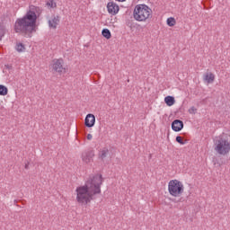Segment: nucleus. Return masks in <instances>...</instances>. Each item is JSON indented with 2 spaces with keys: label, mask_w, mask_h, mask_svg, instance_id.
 <instances>
[{
  "label": "nucleus",
  "mask_w": 230,
  "mask_h": 230,
  "mask_svg": "<svg viewBox=\"0 0 230 230\" xmlns=\"http://www.w3.org/2000/svg\"><path fill=\"white\" fill-rule=\"evenodd\" d=\"M133 17L138 22H145L152 19V9L146 4H137L135 6Z\"/></svg>",
  "instance_id": "4"
},
{
  "label": "nucleus",
  "mask_w": 230,
  "mask_h": 230,
  "mask_svg": "<svg viewBox=\"0 0 230 230\" xmlns=\"http://www.w3.org/2000/svg\"><path fill=\"white\" fill-rule=\"evenodd\" d=\"M189 112L190 114H195V112H197V108H195V106L190 107Z\"/></svg>",
  "instance_id": "21"
},
{
  "label": "nucleus",
  "mask_w": 230,
  "mask_h": 230,
  "mask_svg": "<svg viewBox=\"0 0 230 230\" xmlns=\"http://www.w3.org/2000/svg\"><path fill=\"white\" fill-rule=\"evenodd\" d=\"M102 37L109 40L111 37H112V34H111V31L109 29H103L102 31Z\"/></svg>",
  "instance_id": "15"
},
{
  "label": "nucleus",
  "mask_w": 230,
  "mask_h": 230,
  "mask_svg": "<svg viewBox=\"0 0 230 230\" xmlns=\"http://www.w3.org/2000/svg\"><path fill=\"white\" fill-rule=\"evenodd\" d=\"M4 67L5 69H8V71H12V69H13V66L12 65H5Z\"/></svg>",
  "instance_id": "22"
},
{
  "label": "nucleus",
  "mask_w": 230,
  "mask_h": 230,
  "mask_svg": "<svg viewBox=\"0 0 230 230\" xmlns=\"http://www.w3.org/2000/svg\"><path fill=\"white\" fill-rule=\"evenodd\" d=\"M16 51H18V53H22L26 51V47L22 43H18L16 45Z\"/></svg>",
  "instance_id": "17"
},
{
  "label": "nucleus",
  "mask_w": 230,
  "mask_h": 230,
  "mask_svg": "<svg viewBox=\"0 0 230 230\" xmlns=\"http://www.w3.org/2000/svg\"><path fill=\"white\" fill-rule=\"evenodd\" d=\"M214 150L219 155H227L230 152V135L223 134L214 140Z\"/></svg>",
  "instance_id": "3"
},
{
  "label": "nucleus",
  "mask_w": 230,
  "mask_h": 230,
  "mask_svg": "<svg viewBox=\"0 0 230 230\" xmlns=\"http://www.w3.org/2000/svg\"><path fill=\"white\" fill-rule=\"evenodd\" d=\"M182 128H184V122H182V120H181V119H174L172 122V129L174 132H181L182 130Z\"/></svg>",
  "instance_id": "9"
},
{
  "label": "nucleus",
  "mask_w": 230,
  "mask_h": 230,
  "mask_svg": "<svg viewBox=\"0 0 230 230\" xmlns=\"http://www.w3.org/2000/svg\"><path fill=\"white\" fill-rule=\"evenodd\" d=\"M60 22V16H52L51 20H49V27L52 28V30H57V26Z\"/></svg>",
  "instance_id": "11"
},
{
  "label": "nucleus",
  "mask_w": 230,
  "mask_h": 230,
  "mask_svg": "<svg viewBox=\"0 0 230 230\" xmlns=\"http://www.w3.org/2000/svg\"><path fill=\"white\" fill-rule=\"evenodd\" d=\"M40 13H42L41 7L30 5L26 14L15 21V33H20L23 37L31 39L33 33L37 31V18L40 17Z\"/></svg>",
  "instance_id": "1"
},
{
  "label": "nucleus",
  "mask_w": 230,
  "mask_h": 230,
  "mask_svg": "<svg viewBox=\"0 0 230 230\" xmlns=\"http://www.w3.org/2000/svg\"><path fill=\"white\" fill-rule=\"evenodd\" d=\"M175 23H176L175 18L170 17V18L167 19V25L168 26H175Z\"/></svg>",
  "instance_id": "18"
},
{
  "label": "nucleus",
  "mask_w": 230,
  "mask_h": 230,
  "mask_svg": "<svg viewBox=\"0 0 230 230\" xmlns=\"http://www.w3.org/2000/svg\"><path fill=\"white\" fill-rule=\"evenodd\" d=\"M94 157V149H87L82 153V161L86 164L93 163V158Z\"/></svg>",
  "instance_id": "7"
},
{
  "label": "nucleus",
  "mask_w": 230,
  "mask_h": 230,
  "mask_svg": "<svg viewBox=\"0 0 230 230\" xmlns=\"http://www.w3.org/2000/svg\"><path fill=\"white\" fill-rule=\"evenodd\" d=\"M103 179L101 174L90 175L84 185L76 188V200L82 206H87L93 200L94 195L102 193Z\"/></svg>",
  "instance_id": "2"
},
{
  "label": "nucleus",
  "mask_w": 230,
  "mask_h": 230,
  "mask_svg": "<svg viewBox=\"0 0 230 230\" xmlns=\"http://www.w3.org/2000/svg\"><path fill=\"white\" fill-rule=\"evenodd\" d=\"M6 94H8V88L0 84V96H6Z\"/></svg>",
  "instance_id": "16"
},
{
  "label": "nucleus",
  "mask_w": 230,
  "mask_h": 230,
  "mask_svg": "<svg viewBox=\"0 0 230 230\" xmlns=\"http://www.w3.org/2000/svg\"><path fill=\"white\" fill-rule=\"evenodd\" d=\"M205 80L208 84H213L215 82V75L213 73H207L205 75Z\"/></svg>",
  "instance_id": "14"
},
{
  "label": "nucleus",
  "mask_w": 230,
  "mask_h": 230,
  "mask_svg": "<svg viewBox=\"0 0 230 230\" xmlns=\"http://www.w3.org/2000/svg\"><path fill=\"white\" fill-rule=\"evenodd\" d=\"M168 191L172 197H181L184 193V185L179 180H172L168 183Z\"/></svg>",
  "instance_id": "5"
},
{
  "label": "nucleus",
  "mask_w": 230,
  "mask_h": 230,
  "mask_svg": "<svg viewBox=\"0 0 230 230\" xmlns=\"http://www.w3.org/2000/svg\"><path fill=\"white\" fill-rule=\"evenodd\" d=\"M164 102L168 107H172L175 103V98L173 96H166L164 98Z\"/></svg>",
  "instance_id": "13"
},
{
  "label": "nucleus",
  "mask_w": 230,
  "mask_h": 230,
  "mask_svg": "<svg viewBox=\"0 0 230 230\" xmlns=\"http://www.w3.org/2000/svg\"><path fill=\"white\" fill-rule=\"evenodd\" d=\"M176 143H179V145H186V141L182 140L181 136L176 137Z\"/></svg>",
  "instance_id": "20"
},
{
  "label": "nucleus",
  "mask_w": 230,
  "mask_h": 230,
  "mask_svg": "<svg viewBox=\"0 0 230 230\" xmlns=\"http://www.w3.org/2000/svg\"><path fill=\"white\" fill-rule=\"evenodd\" d=\"M86 137H87L88 141H91V139H93V135L88 134Z\"/></svg>",
  "instance_id": "24"
},
{
  "label": "nucleus",
  "mask_w": 230,
  "mask_h": 230,
  "mask_svg": "<svg viewBox=\"0 0 230 230\" xmlns=\"http://www.w3.org/2000/svg\"><path fill=\"white\" fill-rule=\"evenodd\" d=\"M116 1H119V3H123V2H125L127 0H116Z\"/></svg>",
  "instance_id": "26"
},
{
  "label": "nucleus",
  "mask_w": 230,
  "mask_h": 230,
  "mask_svg": "<svg viewBox=\"0 0 230 230\" xmlns=\"http://www.w3.org/2000/svg\"><path fill=\"white\" fill-rule=\"evenodd\" d=\"M109 147H103L102 149H101L98 153V159H100V161H105V159H107V157H109Z\"/></svg>",
  "instance_id": "12"
},
{
  "label": "nucleus",
  "mask_w": 230,
  "mask_h": 230,
  "mask_svg": "<svg viewBox=\"0 0 230 230\" xmlns=\"http://www.w3.org/2000/svg\"><path fill=\"white\" fill-rule=\"evenodd\" d=\"M53 73H58V75H64L66 73V67H64V59H54L51 64Z\"/></svg>",
  "instance_id": "6"
},
{
  "label": "nucleus",
  "mask_w": 230,
  "mask_h": 230,
  "mask_svg": "<svg viewBox=\"0 0 230 230\" xmlns=\"http://www.w3.org/2000/svg\"><path fill=\"white\" fill-rule=\"evenodd\" d=\"M108 12L111 15H116L119 12V5L116 4L114 2H109L107 4Z\"/></svg>",
  "instance_id": "10"
},
{
  "label": "nucleus",
  "mask_w": 230,
  "mask_h": 230,
  "mask_svg": "<svg viewBox=\"0 0 230 230\" xmlns=\"http://www.w3.org/2000/svg\"><path fill=\"white\" fill-rule=\"evenodd\" d=\"M29 164L30 163L25 164V170H28L30 168Z\"/></svg>",
  "instance_id": "25"
},
{
  "label": "nucleus",
  "mask_w": 230,
  "mask_h": 230,
  "mask_svg": "<svg viewBox=\"0 0 230 230\" xmlns=\"http://www.w3.org/2000/svg\"><path fill=\"white\" fill-rule=\"evenodd\" d=\"M6 35V29L3 26H0V40H3V37Z\"/></svg>",
  "instance_id": "19"
},
{
  "label": "nucleus",
  "mask_w": 230,
  "mask_h": 230,
  "mask_svg": "<svg viewBox=\"0 0 230 230\" xmlns=\"http://www.w3.org/2000/svg\"><path fill=\"white\" fill-rule=\"evenodd\" d=\"M96 123V117L93 113H89L86 115L84 119V125L88 128H91L92 127H94V124Z\"/></svg>",
  "instance_id": "8"
},
{
  "label": "nucleus",
  "mask_w": 230,
  "mask_h": 230,
  "mask_svg": "<svg viewBox=\"0 0 230 230\" xmlns=\"http://www.w3.org/2000/svg\"><path fill=\"white\" fill-rule=\"evenodd\" d=\"M53 0H51L50 2L47 3V6H50L51 8H53Z\"/></svg>",
  "instance_id": "23"
}]
</instances>
